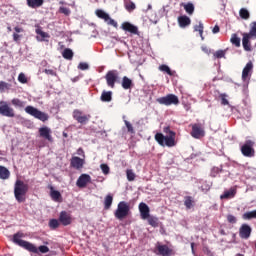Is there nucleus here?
Masks as SVG:
<instances>
[{
  "label": "nucleus",
  "mask_w": 256,
  "mask_h": 256,
  "mask_svg": "<svg viewBox=\"0 0 256 256\" xmlns=\"http://www.w3.org/2000/svg\"><path fill=\"white\" fill-rule=\"evenodd\" d=\"M38 133L39 136L42 137V139H46V141H49V143H53V136H51V128L43 126L39 128Z\"/></svg>",
  "instance_id": "nucleus-12"
},
{
  "label": "nucleus",
  "mask_w": 256,
  "mask_h": 256,
  "mask_svg": "<svg viewBox=\"0 0 256 256\" xmlns=\"http://www.w3.org/2000/svg\"><path fill=\"white\" fill-rule=\"evenodd\" d=\"M25 237V234L23 232H17L13 235V243L18 245L19 247H22L23 249H26V251H30V253H49V247L42 245L39 246L38 249L35 245H33L30 242H27L25 240H21Z\"/></svg>",
  "instance_id": "nucleus-1"
},
{
  "label": "nucleus",
  "mask_w": 256,
  "mask_h": 256,
  "mask_svg": "<svg viewBox=\"0 0 256 256\" xmlns=\"http://www.w3.org/2000/svg\"><path fill=\"white\" fill-rule=\"evenodd\" d=\"M73 50L71 48H65L64 51L62 52V57L64 59H67V61H72L73 60Z\"/></svg>",
  "instance_id": "nucleus-33"
},
{
  "label": "nucleus",
  "mask_w": 256,
  "mask_h": 256,
  "mask_svg": "<svg viewBox=\"0 0 256 256\" xmlns=\"http://www.w3.org/2000/svg\"><path fill=\"white\" fill-rule=\"evenodd\" d=\"M193 203H194L193 197L186 196L184 198V205H185L186 209H191V207H193Z\"/></svg>",
  "instance_id": "nucleus-37"
},
{
  "label": "nucleus",
  "mask_w": 256,
  "mask_h": 256,
  "mask_svg": "<svg viewBox=\"0 0 256 256\" xmlns=\"http://www.w3.org/2000/svg\"><path fill=\"white\" fill-rule=\"evenodd\" d=\"M49 227H50V229H58V227H59V220L51 219L49 221Z\"/></svg>",
  "instance_id": "nucleus-45"
},
{
  "label": "nucleus",
  "mask_w": 256,
  "mask_h": 256,
  "mask_svg": "<svg viewBox=\"0 0 256 256\" xmlns=\"http://www.w3.org/2000/svg\"><path fill=\"white\" fill-rule=\"evenodd\" d=\"M100 100L103 103H111L113 101V92L104 90L100 96Z\"/></svg>",
  "instance_id": "nucleus-22"
},
{
  "label": "nucleus",
  "mask_w": 256,
  "mask_h": 256,
  "mask_svg": "<svg viewBox=\"0 0 256 256\" xmlns=\"http://www.w3.org/2000/svg\"><path fill=\"white\" fill-rule=\"evenodd\" d=\"M25 111L28 113V115L35 117V119H39V121H42L43 123H45V121H49V115L47 113L41 112L39 109L33 106H27Z\"/></svg>",
  "instance_id": "nucleus-4"
},
{
  "label": "nucleus",
  "mask_w": 256,
  "mask_h": 256,
  "mask_svg": "<svg viewBox=\"0 0 256 256\" xmlns=\"http://www.w3.org/2000/svg\"><path fill=\"white\" fill-rule=\"evenodd\" d=\"M29 193V184L23 180H16L14 184V196L18 203H25L26 195Z\"/></svg>",
  "instance_id": "nucleus-3"
},
{
  "label": "nucleus",
  "mask_w": 256,
  "mask_h": 256,
  "mask_svg": "<svg viewBox=\"0 0 256 256\" xmlns=\"http://www.w3.org/2000/svg\"><path fill=\"white\" fill-rule=\"evenodd\" d=\"M230 43H232V45L235 47H241V38L237 37V34H232Z\"/></svg>",
  "instance_id": "nucleus-34"
},
{
  "label": "nucleus",
  "mask_w": 256,
  "mask_h": 256,
  "mask_svg": "<svg viewBox=\"0 0 256 256\" xmlns=\"http://www.w3.org/2000/svg\"><path fill=\"white\" fill-rule=\"evenodd\" d=\"M120 28L127 33H131V35H139V28L131 24V22H123Z\"/></svg>",
  "instance_id": "nucleus-13"
},
{
  "label": "nucleus",
  "mask_w": 256,
  "mask_h": 256,
  "mask_svg": "<svg viewBox=\"0 0 256 256\" xmlns=\"http://www.w3.org/2000/svg\"><path fill=\"white\" fill-rule=\"evenodd\" d=\"M105 23H107V25H111L112 27H115V29H117V27H119V24H117V21L112 19L111 16H108V19L105 20Z\"/></svg>",
  "instance_id": "nucleus-44"
},
{
  "label": "nucleus",
  "mask_w": 256,
  "mask_h": 256,
  "mask_svg": "<svg viewBox=\"0 0 256 256\" xmlns=\"http://www.w3.org/2000/svg\"><path fill=\"white\" fill-rule=\"evenodd\" d=\"M28 7L31 9H37L39 7L43 6V3H45L44 0H26Z\"/></svg>",
  "instance_id": "nucleus-26"
},
{
  "label": "nucleus",
  "mask_w": 256,
  "mask_h": 256,
  "mask_svg": "<svg viewBox=\"0 0 256 256\" xmlns=\"http://www.w3.org/2000/svg\"><path fill=\"white\" fill-rule=\"evenodd\" d=\"M148 223L151 225V227H159V218L155 216H149L148 218Z\"/></svg>",
  "instance_id": "nucleus-35"
},
{
  "label": "nucleus",
  "mask_w": 256,
  "mask_h": 256,
  "mask_svg": "<svg viewBox=\"0 0 256 256\" xmlns=\"http://www.w3.org/2000/svg\"><path fill=\"white\" fill-rule=\"evenodd\" d=\"M36 34L39 35L37 36L38 41H45V39H49V37H51L49 33L44 32L41 28L36 29Z\"/></svg>",
  "instance_id": "nucleus-29"
},
{
  "label": "nucleus",
  "mask_w": 256,
  "mask_h": 256,
  "mask_svg": "<svg viewBox=\"0 0 256 256\" xmlns=\"http://www.w3.org/2000/svg\"><path fill=\"white\" fill-rule=\"evenodd\" d=\"M126 177L128 179V181H135V172H133L132 169H127L126 170Z\"/></svg>",
  "instance_id": "nucleus-42"
},
{
  "label": "nucleus",
  "mask_w": 256,
  "mask_h": 256,
  "mask_svg": "<svg viewBox=\"0 0 256 256\" xmlns=\"http://www.w3.org/2000/svg\"><path fill=\"white\" fill-rule=\"evenodd\" d=\"M236 256H244L243 254H237Z\"/></svg>",
  "instance_id": "nucleus-64"
},
{
  "label": "nucleus",
  "mask_w": 256,
  "mask_h": 256,
  "mask_svg": "<svg viewBox=\"0 0 256 256\" xmlns=\"http://www.w3.org/2000/svg\"><path fill=\"white\" fill-rule=\"evenodd\" d=\"M100 169H101V171H102V173H103L104 175H109V171H110L109 165H107V164H101V165H100Z\"/></svg>",
  "instance_id": "nucleus-50"
},
{
  "label": "nucleus",
  "mask_w": 256,
  "mask_h": 256,
  "mask_svg": "<svg viewBox=\"0 0 256 256\" xmlns=\"http://www.w3.org/2000/svg\"><path fill=\"white\" fill-rule=\"evenodd\" d=\"M12 105H14V107H25V102L21 101L19 98H14L12 99Z\"/></svg>",
  "instance_id": "nucleus-43"
},
{
  "label": "nucleus",
  "mask_w": 256,
  "mask_h": 256,
  "mask_svg": "<svg viewBox=\"0 0 256 256\" xmlns=\"http://www.w3.org/2000/svg\"><path fill=\"white\" fill-rule=\"evenodd\" d=\"M139 211L142 219H149V206L143 202L139 204Z\"/></svg>",
  "instance_id": "nucleus-20"
},
{
  "label": "nucleus",
  "mask_w": 256,
  "mask_h": 256,
  "mask_svg": "<svg viewBox=\"0 0 256 256\" xmlns=\"http://www.w3.org/2000/svg\"><path fill=\"white\" fill-rule=\"evenodd\" d=\"M18 81L19 83H27V76H25V73L21 72L19 75H18Z\"/></svg>",
  "instance_id": "nucleus-52"
},
{
  "label": "nucleus",
  "mask_w": 256,
  "mask_h": 256,
  "mask_svg": "<svg viewBox=\"0 0 256 256\" xmlns=\"http://www.w3.org/2000/svg\"><path fill=\"white\" fill-rule=\"evenodd\" d=\"M77 155H80V157L85 158V151L83 150V148H78Z\"/></svg>",
  "instance_id": "nucleus-58"
},
{
  "label": "nucleus",
  "mask_w": 256,
  "mask_h": 256,
  "mask_svg": "<svg viewBox=\"0 0 256 256\" xmlns=\"http://www.w3.org/2000/svg\"><path fill=\"white\" fill-rule=\"evenodd\" d=\"M125 7L129 11V13H131V11H135V9H137V6L133 2L126 3Z\"/></svg>",
  "instance_id": "nucleus-48"
},
{
  "label": "nucleus",
  "mask_w": 256,
  "mask_h": 256,
  "mask_svg": "<svg viewBox=\"0 0 256 256\" xmlns=\"http://www.w3.org/2000/svg\"><path fill=\"white\" fill-rule=\"evenodd\" d=\"M159 71H161L162 73H166V75H169L170 77H175V71L171 70V68L169 66H167V64H162L158 67Z\"/></svg>",
  "instance_id": "nucleus-25"
},
{
  "label": "nucleus",
  "mask_w": 256,
  "mask_h": 256,
  "mask_svg": "<svg viewBox=\"0 0 256 256\" xmlns=\"http://www.w3.org/2000/svg\"><path fill=\"white\" fill-rule=\"evenodd\" d=\"M178 25L182 29H185V27H189V25H191V18L186 15L178 17Z\"/></svg>",
  "instance_id": "nucleus-21"
},
{
  "label": "nucleus",
  "mask_w": 256,
  "mask_h": 256,
  "mask_svg": "<svg viewBox=\"0 0 256 256\" xmlns=\"http://www.w3.org/2000/svg\"><path fill=\"white\" fill-rule=\"evenodd\" d=\"M59 221L67 227V225H71L73 219L71 218V214L67 213V211L60 212Z\"/></svg>",
  "instance_id": "nucleus-17"
},
{
  "label": "nucleus",
  "mask_w": 256,
  "mask_h": 256,
  "mask_svg": "<svg viewBox=\"0 0 256 256\" xmlns=\"http://www.w3.org/2000/svg\"><path fill=\"white\" fill-rule=\"evenodd\" d=\"M129 204L125 201H121L118 204V207L114 213L116 219H119V221H123L127 215H129Z\"/></svg>",
  "instance_id": "nucleus-5"
},
{
  "label": "nucleus",
  "mask_w": 256,
  "mask_h": 256,
  "mask_svg": "<svg viewBox=\"0 0 256 256\" xmlns=\"http://www.w3.org/2000/svg\"><path fill=\"white\" fill-rule=\"evenodd\" d=\"M59 13H62L63 15L69 16L71 15V10L67 7H60Z\"/></svg>",
  "instance_id": "nucleus-51"
},
{
  "label": "nucleus",
  "mask_w": 256,
  "mask_h": 256,
  "mask_svg": "<svg viewBox=\"0 0 256 256\" xmlns=\"http://www.w3.org/2000/svg\"><path fill=\"white\" fill-rule=\"evenodd\" d=\"M248 36L252 37L253 39H256V22H252L250 24V31L247 33Z\"/></svg>",
  "instance_id": "nucleus-36"
},
{
  "label": "nucleus",
  "mask_w": 256,
  "mask_h": 256,
  "mask_svg": "<svg viewBox=\"0 0 256 256\" xmlns=\"http://www.w3.org/2000/svg\"><path fill=\"white\" fill-rule=\"evenodd\" d=\"M163 132L168 136L163 135V133H156L154 136L155 141L161 145V147H175V137L176 133L171 130V127L166 126L163 128Z\"/></svg>",
  "instance_id": "nucleus-2"
},
{
  "label": "nucleus",
  "mask_w": 256,
  "mask_h": 256,
  "mask_svg": "<svg viewBox=\"0 0 256 256\" xmlns=\"http://www.w3.org/2000/svg\"><path fill=\"white\" fill-rule=\"evenodd\" d=\"M124 123L126 125L128 133H131L132 135L135 134V129H133V125L130 124V122L127 120H124Z\"/></svg>",
  "instance_id": "nucleus-47"
},
{
  "label": "nucleus",
  "mask_w": 256,
  "mask_h": 256,
  "mask_svg": "<svg viewBox=\"0 0 256 256\" xmlns=\"http://www.w3.org/2000/svg\"><path fill=\"white\" fill-rule=\"evenodd\" d=\"M78 69H80L81 71H87V69H89V64H87L85 62H81L78 65Z\"/></svg>",
  "instance_id": "nucleus-55"
},
{
  "label": "nucleus",
  "mask_w": 256,
  "mask_h": 256,
  "mask_svg": "<svg viewBox=\"0 0 256 256\" xmlns=\"http://www.w3.org/2000/svg\"><path fill=\"white\" fill-rule=\"evenodd\" d=\"M184 9L186 13H188V15H193V13L195 12V6L193 5V3H187L184 6Z\"/></svg>",
  "instance_id": "nucleus-38"
},
{
  "label": "nucleus",
  "mask_w": 256,
  "mask_h": 256,
  "mask_svg": "<svg viewBox=\"0 0 256 256\" xmlns=\"http://www.w3.org/2000/svg\"><path fill=\"white\" fill-rule=\"evenodd\" d=\"M14 31H16V33H23V28L16 26V27L14 28Z\"/></svg>",
  "instance_id": "nucleus-61"
},
{
  "label": "nucleus",
  "mask_w": 256,
  "mask_h": 256,
  "mask_svg": "<svg viewBox=\"0 0 256 256\" xmlns=\"http://www.w3.org/2000/svg\"><path fill=\"white\" fill-rule=\"evenodd\" d=\"M192 253H195V243H191Z\"/></svg>",
  "instance_id": "nucleus-62"
},
{
  "label": "nucleus",
  "mask_w": 256,
  "mask_h": 256,
  "mask_svg": "<svg viewBox=\"0 0 256 256\" xmlns=\"http://www.w3.org/2000/svg\"><path fill=\"white\" fill-rule=\"evenodd\" d=\"M50 197L52 201H55L56 203H61V201H63V196H61V192L55 190L53 186H50Z\"/></svg>",
  "instance_id": "nucleus-19"
},
{
  "label": "nucleus",
  "mask_w": 256,
  "mask_h": 256,
  "mask_svg": "<svg viewBox=\"0 0 256 256\" xmlns=\"http://www.w3.org/2000/svg\"><path fill=\"white\" fill-rule=\"evenodd\" d=\"M201 50L206 53V55H210L211 54V49H209V47L207 46H202Z\"/></svg>",
  "instance_id": "nucleus-57"
},
{
  "label": "nucleus",
  "mask_w": 256,
  "mask_h": 256,
  "mask_svg": "<svg viewBox=\"0 0 256 256\" xmlns=\"http://www.w3.org/2000/svg\"><path fill=\"white\" fill-rule=\"evenodd\" d=\"M157 103L160 105H165L166 107L171 105H179V97H177L175 94H168L164 97L158 98Z\"/></svg>",
  "instance_id": "nucleus-7"
},
{
  "label": "nucleus",
  "mask_w": 256,
  "mask_h": 256,
  "mask_svg": "<svg viewBox=\"0 0 256 256\" xmlns=\"http://www.w3.org/2000/svg\"><path fill=\"white\" fill-rule=\"evenodd\" d=\"M96 15L99 17V19H103L104 21H107L109 19V14H107L103 10H96Z\"/></svg>",
  "instance_id": "nucleus-39"
},
{
  "label": "nucleus",
  "mask_w": 256,
  "mask_h": 256,
  "mask_svg": "<svg viewBox=\"0 0 256 256\" xmlns=\"http://www.w3.org/2000/svg\"><path fill=\"white\" fill-rule=\"evenodd\" d=\"M0 115L3 117H15V110L5 101H0Z\"/></svg>",
  "instance_id": "nucleus-10"
},
{
  "label": "nucleus",
  "mask_w": 256,
  "mask_h": 256,
  "mask_svg": "<svg viewBox=\"0 0 256 256\" xmlns=\"http://www.w3.org/2000/svg\"><path fill=\"white\" fill-rule=\"evenodd\" d=\"M44 73H46V75H52V77H56L57 76V72H55L52 69H45Z\"/></svg>",
  "instance_id": "nucleus-56"
},
{
  "label": "nucleus",
  "mask_w": 256,
  "mask_h": 256,
  "mask_svg": "<svg viewBox=\"0 0 256 256\" xmlns=\"http://www.w3.org/2000/svg\"><path fill=\"white\" fill-rule=\"evenodd\" d=\"M250 39H253V38L248 36L247 33L243 34L242 45L245 51H251V43L249 42Z\"/></svg>",
  "instance_id": "nucleus-24"
},
{
  "label": "nucleus",
  "mask_w": 256,
  "mask_h": 256,
  "mask_svg": "<svg viewBox=\"0 0 256 256\" xmlns=\"http://www.w3.org/2000/svg\"><path fill=\"white\" fill-rule=\"evenodd\" d=\"M190 135L194 139H202V137H205V129L203 128V125L201 123L193 124Z\"/></svg>",
  "instance_id": "nucleus-11"
},
{
  "label": "nucleus",
  "mask_w": 256,
  "mask_h": 256,
  "mask_svg": "<svg viewBox=\"0 0 256 256\" xmlns=\"http://www.w3.org/2000/svg\"><path fill=\"white\" fill-rule=\"evenodd\" d=\"M19 39H21V35H19L18 33H14L13 34V40L18 43Z\"/></svg>",
  "instance_id": "nucleus-59"
},
{
  "label": "nucleus",
  "mask_w": 256,
  "mask_h": 256,
  "mask_svg": "<svg viewBox=\"0 0 256 256\" xmlns=\"http://www.w3.org/2000/svg\"><path fill=\"white\" fill-rule=\"evenodd\" d=\"M83 165H85V159L80 158L78 156H73L70 160V167L73 169H83Z\"/></svg>",
  "instance_id": "nucleus-15"
},
{
  "label": "nucleus",
  "mask_w": 256,
  "mask_h": 256,
  "mask_svg": "<svg viewBox=\"0 0 256 256\" xmlns=\"http://www.w3.org/2000/svg\"><path fill=\"white\" fill-rule=\"evenodd\" d=\"M239 15H240L241 19H249V17H250L249 10L245 9V8L240 9Z\"/></svg>",
  "instance_id": "nucleus-40"
},
{
  "label": "nucleus",
  "mask_w": 256,
  "mask_h": 256,
  "mask_svg": "<svg viewBox=\"0 0 256 256\" xmlns=\"http://www.w3.org/2000/svg\"><path fill=\"white\" fill-rule=\"evenodd\" d=\"M203 29H204V26H203V24L201 22H199V25H195L194 26V31H198L202 41H203V39H205L203 37Z\"/></svg>",
  "instance_id": "nucleus-41"
},
{
  "label": "nucleus",
  "mask_w": 256,
  "mask_h": 256,
  "mask_svg": "<svg viewBox=\"0 0 256 256\" xmlns=\"http://www.w3.org/2000/svg\"><path fill=\"white\" fill-rule=\"evenodd\" d=\"M119 79V72L117 70H109L105 75L107 86L110 89H115V82Z\"/></svg>",
  "instance_id": "nucleus-9"
},
{
  "label": "nucleus",
  "mask_w": 256,
  "mask_h": 256,
  "mask_svg": "<svg viewBox=\"0 0 256 256\" xmlns=\"http://www.w3.org/2000/svg\"><path fill=\"white\" fill-rule=\"evenodd\" d=\"M221 105H229V100H227V94H221Z\"/></svg>",
  "instance_id": "nucleus-54"
},
{
  "label": "nucleus",
  "mask_w": 256,
  "mask_h": 256,
  "mask_svg": "<svg viewBox=\"0 0 256 256\" xmlns=\"http://www.w3.org/2000/svg\"><path fill=\"white\" fill-rule=\"evenodd\" d=\"M111 205H113V195L108 194L104 199V209L108 211L111 209Z\"/></svg>",
  "instance_id": "nucleus-31"
},
{
  "label": "nucleus",
  "mask_w": 256,
  "mask_h": 256,
  "mask_svg": "<svg viewBox=\"0 0 256 256\" xmlns=\"http://www.w3.org/2000/svg\"><path fill=\"white\" fill-rule=\"evenodd\" d=\"M63 137H65V138L69 137V135L67 134V132H63Z\"/></svg>",
  "instance_id": "nucleus-63"
},
{
  "label": "nucleus",
  "mask_w": 256,
  "mask_h": 256,
  "mask_svg": "<svg viewBox=\"0 0 256 256\" xmlns=\"http://www.w3.org/2000/svg\"><path fill=\"white\" fill-rule=\"evenodd\" d=\"M158 253H160V255L162 256H170L171 253L173 252V250L170 249L169 246L167 245H159L157 247Z\"/></svg>",
  "instance_id": "nucleus-23"
},
{
  "label": "nucleus",
  "mask_w": 256,
  "mask_h": 256,
  "mask_svg": "<svg viewBox=\"0 0 256 256\" xmlns=\"http://www.w3.org/2000/svg\"><path fill=\"white\" fill-rule=\"evenodd\" d=\"M219 31H220L219 25H215L214 28L212 29V33L214 34L219 33Z\"/></svg>",
  "instance_id": "nucleus-60"
},
{
  "label": "nucleus",
  "mask_w": 256,
  "mask_h": 256,
  "mask_svg": "<svg viewBox=\"0 0 256 256\" xmlns=\"http://www.w3.org/2000/svg\"><path fill=\"white\" fill-rule=\"evenodd\" d=\"M9 177H11V172L9 171V169H7V167L5 166L0 165V179L6 181V179H9Z\"/></svg>",
  "instance_id": "nucleus-27"
},
{
  "label": "nucleus",
  "mask_w": 256,
  "mask_h": 256,
  "mask_svg": "<svg viewBox=\"0 0 256 256\" xmlns=\"http://www.w3.org/2000/svg\"><path fill=\"white\" fill-rule=\"evenodd\" d=\"M242 219H244V221H251V219H256V210L245 212L242 215Z\"/></svg>",
  "instance_id": "nucleus-32"
},
{
  "label": "nucleus",
  "mask_w": 256,
  "mask_h": 256,
  "mask_svg": "<svg viewBox=\"0 0 256 256\" xmlns=\"http://www.w3.org/2000/svg\"><path fill=\"white\" fill-rule=\"evenodd\" d=\"M253 229H251V226L249 224H242L239 228V237L240 239H249L251 237Z\"/></svg>",
  "instance_id": "nucleus-14"
},
{
  "label": "nucleus",
  "mask_w": 256,
  "mask_h": 256,
  "mask_svg": "<svg viewBox=\"0 0 256 256\" xmlns=\"http://www.w3.org/2000/svg\"><path fill=\"white\" fill-rule=\"evenodd\" d=\"M72 116L73 119H75V121L81 125H86V123H89V120L91 119V114H83V111L79 109H75Z\"/></svg>",
  "instance_id": "nucleus-8"
},
{
  "label": "nucleus",
  "mask_w": 256,
  "mask_h": 256,
  "mask_svg": "<svg viewBox=\"0 0 256 256\" xmlns=\"http://www.w3.org/2000/svg\"><path fill=\"white\" fill-rule=\"evenodd\" d=\"M227 221H228V223H231L233 225V224L237 223V217H235L234 215L229 214L227 216Z\"/></svg>",
  "instance_id": "nucleus-53"
},
{
  "label": "nucleus",
  "mask_w": 256,
  "mask_h": 256,
  "mask_svg": "<svg viewBox=\"0 0 256 256\" xmlns=\"http://www.w3.org/2000/svg\"><path fill=\"white\" fill-rule=\"evenodd\" d=\"M122 87L125 89V90H128V89H133V80H131L129 77L127 76H124L122 78Z\"/></svg>",
  "instance_id": "nucleus-28"
},
{
  "label": "nucleus",
  "mask_w": 256,
  "mask_h": 256,
  "mask_svg": "<svg viewBox=\"0 0 256 256\" xmlns=\"http://www.w3.org/2000/svg\"><path fill=\"white\" fill-rule=\"evenodd\" d=\"M237 194V191L233 188H231L228 191H225L221 196L220 199H233L235 195Z\"/></svg>",
  "instance_id": "nucleus-30"
},
{
  "label": "nucleus",
  "mask_w": 256,
  "mask_h": 256,
  "mask_svg": "<svg viewBox=\"0 0 256 256\" xmlns=\"http://www.w3.org/2000/svg\"><path fill=\"white\" fill-rule=\"evenodd\" d=\"M11 89V84L5 82V81H0V91H5Z\"/></svg>",
  "instance_id": "nucleus-46"
},
{
  "label": "nucleus",
  "mask_w": 256,
  "mask_h": 256,
  "mask_svg": "<svg viewBox=\"0 0 256 256\" xmlns=\"http://www.w3.org/2000/svg\"><path fill=\"white\" fill-rule=\"evenodd\" d=\"M255 142L253 140H246L241 146L240 151L244 157H255Z\"/></svg>",
  "instance_id": "nucleus-6"
},
{
  "label": "nucleus",
  "mask_w": 256,
  "mask_h": 256,
  "mask_svg": "<svg viewBox=\"0 0 256 256\" xmlns=\"http://www.w3.org/2000/svg\"><path fill=\"white\" fill-rule=\"evenodd\" d=\"M88 183H91V176L89 174H82L79 176L76 185L79 189H84Z\"/></svg>",
  "instance_id": "nucleus-16"
},
{
  "label": "nucleus",
  "mask_w": 256,
  "mask_h": 256,
  "mask_svg": "<svg viewBox=\"0 0 256 256\" xmlns=\"http://www.w3.org/2000/svg\"><path fill=\"white\" fill-rule=\"evenodd\" d=\"M251 73H253V62L249 61L242 71V80H248L251 77Z\"/></svg>",
  "instance_id": "nucleus-18"
},
{
  "label": "nucleus",
  "mask_w": 256,
  "mask_h": 256,
  "mask_svg": "<svg viewBox=\"0 0 256 256\" xmlns=\"http://www.w3.org/2000/svg\"><path fill=\"white\" fill-rule=\"evenodd\" d=\"M215 59H223L225 57V50H218L214 53Z\"/></svg>",
  "instance_id": "nucleus-49"
}]
</instances>
